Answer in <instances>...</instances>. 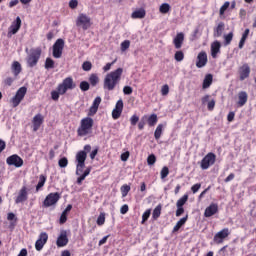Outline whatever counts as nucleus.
<instances>
[{
  "mask_svg": "<svg viewBox=\"0 0 256 256\" xmlns=\"http://www.w3.org/2000/svg\"><path fill=\"white\" fill-rule=\"evenodd\" d=\"M77 87L75 81H73V77L65 78L62 83L58 84L56 90L51 92V99L53 101H59L60 95H65L67 91H73Z\"/></svg>",
  "mask_w": 256,
  "mask_h": 256,
  "instance_id": "nucleus-1",
  "label": "nucleus"
},
{
  "mask_svg": "<svg viewBox=\"0 0 256 256\" xmlns=\"http://www.w3.org/2000/svg\"><path fill=\"white\" fill-rule=\"evenodd\" d=\"M121 75H123V68H118L106 75L104 78V89L113 91L117 87V83L121 81Z\"/></svg>",
  "mask_w": 256,
  "mask_h": 256,
  "instance_id": "nucleus-2",
  "label": "nucleus"
},
{
  "mask_svg": "<svg viewBox=\"0 0 256 256\" xmlns=\"http://www.w3.org/2000/svg\"><path fill=\"white\" fill-rule=\"evenodd\" d=\"M95 121L91 117H85L80 121V125L77 129L78 137H87L93 133V125Z\"/></svg>",
  "mask_w": 256,
  "mask_h": 256,
  "instance_id": "nucleus-3",
  "label": "nucleus"
},
{
  "mask_svg": "<svg viewBox=\"0 0 256 256\" xmlns=\"http://www.w3.org/2000/svg\"><path fill=\"white\" fill-rule=\"evenodd\" d=\"M41 53H43L41 47L33 48L30 50V53L26 59L27 65L30 68L37 67V63H39V60L41 59Z\"/></svg>",
  "mask_w": 256,
  "mask_h": 256,
  "instance_id": "nucleus-4",
  "label": "nucleus"
},
{
  "mask_svg": "<svg viewBox=\"0 0 256 256\" xmlns=\"http://www.w3.org/2000/svg\"><path fill=\"white\" fill-rule=\"evenodd\" d=\"M93 26V22L91 21V17H89L85 13H80L76 19V27H79L83 31H87L91 29Z\"/></svg>",
  "mask_w": 256,
  "mask_h": 256,
  "instance_id": "nucleus-5",
  "label": "nucleus"
},
{
  "mask_svg": "<svg viewBox=\"0 0 256 256\" xmlns=\"http://www.w3.org/2000/svg\"><path fill=\"white\" fill-rule=\"evenodd\" d=\"M215 161H217V155L215 153L210 152L204 156V158L200 162V167L203 171H207L209 167L215 165Z\"/></svg>",
  "mask_w": 256,
  "mask_h": 256,
  "instance_id": "nucleus-6",
  "label": "nucleus"
},
{
  "mask_svg": "<svg viewBox=\"0 0 256 256\" xmlns=\"http://www.w3.org/2000/svg\"><path fill=\"white\" fill-rule=\"evenodd\" d=\"M25 95H27V87H20L15 96L10 100V103H12V107H19L21 104V101L25 99Z\"/></svg>",
  "mask_w": 256,
  "mask_h": 256,
  "instance_id": "nucleus-7",
  "label": "nucleus"
},
{
  "mask_svg": "<svg viewBox=\"0 0 256 256\" xmlns=\"http://www.w3.org/2000/svg\"><path fill=\"white\" fill-rule=\"evenodd\" d=\"M59 199H61V194H59V192L50 193L44 199L42 206L45 208L53 207V205H57Z\"/></svg>",
  "mask_w": 256,
  "mask_h": 256,
  "instance_id": "nucleus-8",
  "label": "nucleus"
},
{
  "mask_svg": "<svg viewBox=\"0 0 256 256\" xmlns=\"http://www.w3.org/2000/svg\"><path fill=\"white\" fill-rule=\"evenodd\" d=\"M65 47V41L63 39H58L53 45V57L55 59H60L61 55H63V48Z\"/></svg>",
  "mask_w": 256,
  "mask_h": 256,
  "instance_id": "nucleus-9",
  "label": "nucleus"
},
{
  "mask_svg": "<svg viewBox=\"0 0 256 256\" xmlns=\"http://www.w3.org/2000/svg\"><path fill=\"white\" fill-rule=\"evenodd\" d=\"M19 29H21V17L17 16L8 28L7 37L11 38L13 35H17V33H19Z\"/></svg>",
  "mask_w": 256,
  "mask_h": 256,
  "instance_id": "nucleus-10",
  "label": "nucleus"
},
{
  "mask_svg": "<svg viewBox=\"0 0 256 256\" xmlns=\"http://www.w3.org/2000/svg\"><path fill=\"white\" fill-rule=\"evenodd\" d=\"M229 235H231L229 228H224L214 235L213 241L216 245H221Z\"/></svg>",
  "mask_w": 256,
  "mask_h": 256,
  "instance_id": "nucleus-11",
  "label": "nucleus"
},
{
  "mask_svg": "<svg viewBox=\"0 0 256 256\" xmlns=\"http://www.w3.org/2000/svg\"><path fill=\"white\" fill-rule=\"evenodd\" d=\"M6 163L10 167L12 166V167H16L17 169H19V167H23V158H21L17 154H13L6 159Z\"/></svg>",
  "mask_w": 256,
  "mask_h": 256,
  "instance_id": "nucleus-12",
  "label": "nucleus"
},
{
  "mask_svg": "<svg viewBox=\"0 0 256 256\" xmlns=\"http://www.w3.org/2000/svg\"><path fill=\"white\" fill-rule=\"evenodd\" d=\"M47 241H49V234H47V232L40 233L38 239L35 242L36 251H42Z\"/></svg>",
  "mask_w": 256,
  "mask_h": 256,
  "instance_id": "nucleus-13",
  "label": "nucleus"
},
{
  "mask_svg": "<svg viewBox=\"0 0 256 256\" xmlns=\"http://www.w3.org/2000/svg\"><path fill=\"white\" fill-rule=\"evenodd\" d=\"M239 73V80L245 81V79H249V76L251 75V67L249 64L244 63L242 66L238 68Z\"/></svg>",
  "mask_w": 256,
  "mask_h": 256,
  "instance_id": "nucleus-14",
  "label": "nucleus"
},
{
  "mask_svg": "<svg viewBox=\"0 0 256 256\" xmlns=\"http://www.w3.org/2000/svg\"><path fill=\"white\" fill-rule=\"evenodd\" d=\"M207 61H208V59H207V52L201 51L197 55L196 67L198 69H203V67H205V65H207Z\"/></svg>",
  "mask_w": 256,
  "mask_h": 256,
  "instance_id": "nucleus-15",
  "label": "nucleus"
},
{
  "mask_svg": "<svg viewBox=\"0 0 256 256\" xmlns=\"http://www.w3.org/2000/svg\"><path fill=\"white\" fill-rule=\"evenodd\" d=\"M123 99H119L116 102L115 108L112 110V118L113 119H119L121 117V114L123 113Z\"/></svg>",
  "mask_w": 256,
  "mask_h": 256,
  "instance_id": "nucleus-16",
  "label": "nucleus"
},
{
  "mask_svg": "<svg viewBox=\"0 0 256 256\" xmlns=\"http://www.w3.org/2000/svg\"><path fill=\"white\" fill-rule=\"evenodd\" d=\"M27 199H29V194L27 192V186H23L20 189L18 196L15 199V203L17 205H19V203H25V201H27Z\"/></svg>",
  "mask_w": 256,
  "mask_h": 256,
  "instance_id": "nucleus-17",
  "label": "nucleus"
},
{
  "mask_svg": "<svg viewBox=\"0 0 256 256\" xmlns=\"http://www.w3.org/2000/svg\"><path fill=\"white\" fill-rule=\"evenodd\" d=\"M237 99L236 105L238 107H245V105H247V101H249V94L245 91H240L237 94Z\"/></svg>",
  "mask_w": 256,
  "mask_h": 256,
  "instance_id": "nucleus-18",
  "label": "nucleus"
},
{
  "mask_svg": "<svg viewBox=\"0 0 256 256\" xmlns=\"http://www.w3.org/2000/svg\"><path fill=\"white\" fill-rule=\"evenodd\" d=\"M43 121H45V118L42 114H36L32 119L33 124V131L37 132L41 128V125H43Z\"/></svg>",
  "mask_w": 256,
  "mask_h": 256,
  "instance_id": "nucleus-19",
  "label": "nucleus"
},
{
  "mask_svg": "<svg viewBox=\"0 0 256 256\" xmlns=\"http://www.w3.org/2000/svg\"><path fill=\"white\" fill-rule=\"evenodd\" d=\"M219 212V205L217 203H211L204 211V217H213V215Z\"/></svg>",
  "mask_w": 256,
  "mask_h": 256,
  "instance_id": "nucleus-20",
  "label": "nucleus"
},
{
  "mask_svg": "<svg viewBox=\"0 0 256 256\" xmlns=\"http://www.w3.org/2000/svg\"><path fill=\"white\" fill-rule=\"evenodd\" d=\"M67 243H69V238H67V231L62 230L57 238L56 245L57 247H65Z\"/></svg>",
  "mask_w": 256,
  "mask_h": 256,
  "instance_id": "nucleus-21",
  "label": "nucleus"
},
{
  "mask_svg": "<svg viewBox=\"0 0 256 256\" xmlns=\"http://www.w3.org/2000/svg\"><path fill=\"white\" fill-rule=\"evenodd\" d=\"M184 41H185V34H183V32L178 33L176 37L173 39V44L175 49H181L183 47Z\"/></svg>",
  "mask_w": 256,
  "mask_h": 256,
  "instance_id": "nucleus-22",
  "label": "nucleus"
},
{
  "mask_svg": "<svg viewBox=\"0 0 256 256\" xmlns=\"http://www.w3.org/2000/svg\"><path fill=\"white\" fill-rule=\"evenodd\" d=\"M219 53H221V42L216 40L211 44V56H212V58L217 59V55H219Z\"/></svg>",
  "mask_w": 256,
  "mask_h": 256,
  "instance_id": "nucleus-23",
  "label": "nucleus"
},
{
  "mask_svg": "<svg viewBox=\"0 0 256 256\" xmlns=\"http://www.w3.org/2000/svg\"><path fill=\"white\" fill-rule=\"evenodd\" d=\"M211 98L210 95H205L204 97H202V104L205 105V103L207 104V109L208 111H213V109H215V99L209 100Z\"/></svg>",
  "mask_w": 256,
  "mask_h": 256,
  "instance_id": "nucleus-24",
  "label": "nucleus"
},
{
  "mask_svg": "<svg viewBox=\"0 0 256 256\" xmlns=\"http://www.w3.org/2000/svg\"><path fill=\"white\" fill-rule=\"evenodd\" d=\"M99 105H101V97H96L92 103V106L89 110V115H95L97 111L99 110Z\"/></svg>",
  "mask_w": 256,
  "mask_h": 256,
  "instance_id": "nucleus-25",
  "label": "nucleus"
},
{
  "mask_svg": "<svg viewBox=\"0 0 256 256\" xmlns=\"http://www.w3.org/2000/svg\"><path fill=\"white\" fill-rule=\"evenodd\" d=\"M77 165H85V161H87V152L79 151L76 154Z\"/></svg>",
  "mask_w": 256,
  "mask_h": 256,
  "instance_id": "nucleus-26",
  "label": "nucleus"
},
{
  "mask_svg": "<svg viewBox=\"0 0 256 256\" xmlns=\"http://www.w3.org/2000/svg\"><path fill=\"white\" fill-rule=\"evenodd\" d=\"M90 174H91V167H88L85 169V171L82 174L78 175L79 177L76 180L77 185H83V181H85V179Z\"/></svg>",
  "mask_w": 256,
  "mask_h": 256,
  "instance_id": "nucleus-27",
  "label": "nucleus"
},
{
  "mask_svg": "<svg viewBox=\"0 0 256 256\" xmlns=\"http://www.w3.org/2000/svg\"><path fill=\"white\" fill-rule=\"evenodd\" d=\"M213 85V74H207L202 83V89H209Z\"/></svg>",
  "mask_w": 256,
  "mask_h": 256,
  "instance_id": "nucleus-28",
  "label": "nucleus"
},
{
  "mask_svg": "<svg viewBox=\"0 0 256 256\" xmlns=\"http://www.w3.org/2000/svg\"><path fill=\"white\" fill-rule=\"evenodd\" d=\"M145 15H147V12H145V9L140 8L138 10H135L131 14V17H132V19H145Z\"/></svg>",
  "mask_w": 256,
  "mask_h": 256,
  "instance_id": "nucleus-29",
  "label": "nucleus"
},
{
  "mask_svg": "<svg viewBox=\"0 0 256 256\" xmlns=\"http://www.w3.org/2000/svg\"><path fill=\"white\" fill-rule=\"evenodd\" d=\"M187 219H189V215H186L185 217L181 218L173 227L172 233H177V231H179V229H181L183 225L187 223Z\"/></svg>",
  "mask_w": 256,
  "mask_h": 256,
  "instance_id": "nucleus-30",
  "label": "nucleus"
},
{
  "mask_svg": "<svg viewBox=\"0 0 256 256\" xmlns=\"http://www.w3.org/2000/svg\"><path fill=\"white\" fill-rule=\"evenodd\" d=\"M47 182V176L41 174L39 176L38 184L36 185V193H39L43 187H45V183Z\"/></svg>",
  "mask_w": 256,
  "mask_h": 256,
  "instance_id": "nucleus-31",
  "label": "nucleus"
},
{
  "mask_svg": "<svg viewBox=\"0 0 256 256\" xmlns=\"http://www.w3.org/2000/svg\"><path fill=\"white\" fill-rule=\"evenodd\" d=\"M11 69H12V73L15 77H18L19 74L21 73L22 71V68H21V63L17 62V61H14L12 63V66H11Z\"/></svg>",
  "mask_w": 256,
  "mask_h": 256,
  "instance_id": "nucleus-32",
  "label": "nucleus"
},
{
  "mask_svg": "<svg viewBox=\"0 0 256 256\" xmlns=\"http://www.w3.org/2000/svg\"><path fill=\"white\" fill-rule=\"evenodd\" d=\"M146 121L149 127H155L159 118L157 117V114H151L150 116H147Z\"/></svg>",
  "mask_w": 256,
  "mask_h": 256,
  "instance_id": "nucleus-33",
  "label": "nucleus"
},
{
  "mask_svg": "<svg viewBox=\"0 0 256 256\" xmlns=\"http://www.w3.org/2000/svg\"><path fill=\"white\" fill-rule=\"evenodd\" d=\"M225 31V23L220 22L217 27L214 29V37H221Z\"/></svg>",
  "mask_w": 256,
  "mask_h": 256,
  "instance_id": "nucleus-34",
  "label": "nucleus"
},
{
  "mask_svg": "<svg viewBox=\"0 0 256 256\" xmlns=\"http://www.w3.org/2000/svg\"><path fill=\"white\" fill-rule=\"evenodd\" d=\"M162 135H163V124H159L156 127V130L154 132V138L156 139V141H159V139H161Z\"/></svg>",
  "mask_w": 256,
  "mask_h": 256,
  "instance_id": "nucleus-35",
  "label": "nucleus"
},
{
  "mask_svg": "<svg viewBox=\"0 0 256 256\" xmlns=\"http://www.w3.org/2000/svg\"><path fill=\"white\" fill-rule=\"evenodd\" d=\"M161 209H162V206L161 204L157 205L155 207V209L153 210V213H152V218L154 219V221H157V219L159 217H161Z\"/></svg>",
  "mask_w": 256,
  "mask_h": 256,
  "instance_id": "nucleus-36",
  "label": "nucleus"
},
{
  "mask_svg": "<svg viewBox=\"0 0 256 256\" xmlns=\"http://www.w3.org/2000/svg\"><path fill=\"white\" fill-rule=\"evenodd\" d=\"M187 201H189V195L184 194L180 199L177 200L176 207H183Z\"/></svg>",
  "mask_w": 256,
  "mask_h": 256,
  "instance_id": "nucleus-37",
  "label": "nucleus"
},
{
  "mask_svg": "<svg viewBox=\"0 0 256 256\" xmlns=\"http://www.w3.org/2000/svg\"><path fill=\"white\" fill-rule=\"evenodd\" d=\"M159 11H160V13H162L163 15H166V13H168L169 11H171V5H169L168 3H163V4L159 7Z\"/></svg>",
  "mask_w": 256,
  "mask_h": 256,
  "instance_id": "nucleus-38",
  "label": "nucleus"
},
{
  "mask_svg": "<svg viewBox=\"0 0 256 256\" xmlns=\"http://www.w3.org/2000/svg\"><path fill=\"white\" fill-rule=\"evenodd\" d=\"M89 83L92 87H95L99 83V76H97V74H91L89 77Z\"/></svg>",
  "mask_w": 256,
  "mask_h": 256,
  "instance_id": "nucleus-39",
  "label": "nucleus"
},
{
  "mask_svg": "<svg viewBox=\"0 0 256 256\" xmlns=\"http://www.w3.org/2000/svg\"><path fill=\"white\" fill-rule=\"evenodd\" d=\"M174 59L175 61H178V63H180L181 61H183V59H185V53H183V51L181 50L176 51L174 54Z\"/></svg>",
  "mask_w": 256,
  "mask_h": 256,
  "instance_id": "nucleus-40",
  "label": "nucleus"
},
{
  "mask_svg": "<svg viewBox=\"0 0 256 256\" xmlns=\"http://www.w3.org/2000/svg\"><path fill=\"white\" fill-rule=\"evenodd\" d=\"M45 69L49 70V69H55V61L51 58H46L45 61Z\"/></svg>",
  "mask_w": 256,
  "mask_h": 256,
  "instance_id": "nucleus-41",
  "label": "nucleus"
},
{
  "mask_svg": "<svg viewBox=\"0 0 256 256\" xmlns=\"http://www.w3.org/2000/svg\"><path fill=\"white\" fill-rule=\"evenodd\" d=\"M120 191L122 193V197H127V195H129V191H131V186L124 184L121 186Z\"/></svg>",
  "mask_w": 256,
  "mask_h": 256,
  "instance_id": "nucleus-42",
  "label": "nucleus"
},
{
  "mask_svg": "<svg viewBox=\"0 0 256 256\" xmlns=\"http://www.w3.org/2000/svg\"><path fill=\"white\" fill-rule=\"evenodd\" d=\"M96 223L99 227H102V225H105V213L101 212L96 220Z\"/></svg>",
  "mask_w": 256,
  "mask_h": 256,
  "instance_id": "nucleus-43",
  "label": "nucleus"
},
{
  "mask_svg": "<svg viewBox=\"0 0 256 256\" xmlns=\"http://www.w3.org/2000/svg\"><path fill=\"white\" fill-rule=\"evenodd\" d=\"M231 5V3L229 1H226L219 10V15L223 16L225 15V11H227L229 9V6Z\"/></svg>",
  "mask_w": 256,
  "mask_h": 256,
  "instance_id": "nucleus-44",
  "label": "nucleus"
},
{
  "mask_svg": "<svg viewBox=\"0 0 256 256\" xmlns=\"http://www.w3.org/2000/svg\"><path fill=\"white\" fill-rule=\"evenodd\" d=\"M231 41H233V32L224 35V45H231Z\"/></svg>",
  "mask_w": 256,
  "mask_h": 256,
  "instance_id": "nucleus-45",
  "label": "nucleus"
},
{
  "mask_svg": "<svg viewBox=\"0 0 256 256\" xmlns=\"http://www.w3.org/2000/svg\"><path fill=\"white\" fill-rule=\"evenodd\" d=\"M129 47H131V41L129 40H124L121 44H120V49L121 51H127V49H129Z\"/></svg>",
  "mask_w": 256,
  "mask_h": 256,
  "instance_id": "nucleus-46",
  "label": "nucleus"
},
{
  "mask_svg": "<svg viewBox=\"0 0 256 256\" xmlns=\"http://www.w3.org/2000/svg\"><path fill=\"white\" fill-rule=\"evenodd\" d=\"M145 121H147V115H144V116L141 118L140 122L138 123V129H139V131H143V129H145V125H146V122H145Z\"/></svg>",
  "mask_w": 256,
  "mask_h": 256,
  "instance_id": "nucleus-47",
  "label": "nucleus"
},
{
  "mask_svg": "<svg viewBox=\"0 0 256 256\" xmlns=\"http://www.w3.org/2000/svg\"><path fill=\"white\" fill-rule=\"evenodd\" d=\"M145 121H147V115H144V116L141 118L140 122L138 123V129H139V131H143V129H145V125H146V122H145Z\"/></svg>",
  "mask_w": 256,
  "mask_h": 256,
  "instance_id": "nucleus-48",
  "label": "nucleus"
},
{
  "mask_svg": "<svg viewBox=\"0 0 256 256\" xmlns=\"http://www.w3.org/2000/svg\"><path fill=\"white\" fill-rule=\"evenodd\" d=\"M169 176V167L164 166L160 172L161 179H166Z\"/></svg>",
  "mask_w": 256,
  "mask_h": 256,
  "instance_id": "nucleus-49",
  "label": "nucleus"
},
{
  "mask_svg": "<svg viewBox=\"0 0 256 256\" xmlns=\"http://www.w3.org/2000/svg\"><path fill=\"white\" fill-rule=\"evenodd\" d=\"M149 217H151V209L146 210V211L142 214V225H143V223H145L146 221L149 220Z\"/></svg>",
  "mask_w": 256,
  "mask_h": 256,
  "instance_id": "nucleus-50",
  "label": "nucleus"
},
{
  "mask_svg": "<svg viewBox=\"0 0 256 256\" xmlns=\"http://www.w3.org/2000/svg\"><path fill=\"white\" fill-rule=\"evenodd\" d=\"M58 165L59 167L65 168L67 167V165H69V160L67 159V157H63L58 161Z\"/></svg>",
  "mask_w": 256,
  "mask_h": 256,
  "instance_id": "nucleus-51",
  "label": "nucleus"
},
{
  "mask_svg": "<svg viewBox=\"0 0 256 256\" xmlns=\"http://www.w3.org/2000/svg\"><path fill=\"white\" fill-rule=\"evenodd\" d=\"M156 162H157V157L155 156V154H150L147 158V164L153 165Z\"/></svg>",
  "mask_w": 256,
  "mask_h": 256,
  "instance_id": "nucleus-52",
  "label": "nucleus"
},
{
  "mask_svg": "<svg viewBox=\"0 0 256 256\" xmlns=\"http://www.w3.org/2000/svg\"><path fill=\"white\" fill-rule=\"evenodd\" d=\"M92 68H93V64H91V62H89V61H85L82 64L83 71H91Z\"/></svg>",
  "mask_w": 256,
  "mask_h": 256,
  "instance_id": "nucleus-53",
  "label": "nucleus"
},
{
  "mask_svg": "<svg viewBox=\"0 0 256 256\" xmlns=\"http://www.w3.org/2000/svg\"><path fill=\"white\" fill-rule=\"evenodd\" d=\"M137 123H139V116H137V114H134L130 117V124L132 125V127H135Z\"/></svg>",
  "mask_w": 256,
  "mask_h": 256,
  "instance_id": "nucleus-54",
  "label": "nucleus"
},
{
  "mask_svg": "<svg viewBox=\"0 0 256 256\" xmlns=\"http://www.w3.org/2000/svg\"><path fill=\"white\" fill-rule=\"evenodd\" d=\"M89 87H90V85H89V82H87V81H82L80 83L81 91H89Z\"/></svg>",
  "mask_w": 256,
  "mask_h": 256,
  "instance_id": "nucleus-55",
  "label": "nucleus"
},
{
  "mask_svg": "<svg viewBox=\"0 0 256 256\" xmlns=\"http://www.w3.org/2000/svg\"><path fill=\"white\" fill-rule=\"evenodd\" d=\"M161 95L163 97H166V95H169V85H163L161 88Z\"/></svg>",
  "mask_w": 256,
  "mask_h": 256,
  "instance_id": "nucleus-56",
  "label": "nucleus"
},
{
  "mask_svg": "<svg viewBox=\"0 0 256 256\" xmlns=\"http://www.w3.org/2000/svg\"><path fill=\"white\" fill-rule=\"evenodd\" d=\"M85 169V165H76V175H83V170Z\"/></svg>",
  "mask_w": 256,
  "mask_h": 256,
  "instance_id": "nucleus-57",
  "label": "nucleus"
},
{
  "mask_svg": "<svg viewBox=\"0 0 256 256\" xmlns=\"http://www.w3.org/2000/svg\"><path fill=\"white\" fill-rule=\"evenodd\" d=\"M123 93L124 95H131L133 93V88L131 86H124Z\"/></svg>",
  "mask_w": 256,
  "mask_h": 256,
  "instance_id": "nucleus-58",
  "label": "nucleus"
},
{
  "mask_svg": "<svg viewBox=\"0 0 256 256\" xmlns=\"http://www.w3.org/2000/svg\"><path fill=\"white\" fill-rule=\"evenodd\" d=\"M78 5H79V1H77V0H70L69 1L70 9H77Z\"/></svg>",
  "mask_w": 256,
  "mask_h": 256,
  "instance_id": "nucleus-59",
  "label": "nucleus"
},
{
  "mask_svg": "<svg viewBox=\"0 0 256 256\" xmlns=\"http://www.w3.org/2000/svg\"><path fill=\"white\" fill-rule=\"evenodd\" d=\"M177 210H176V217H181L183 215V213H185V208L181 207V206H176Z\"/></svg>",
  "mask_w": 256,
  "mask_h": 256,
  "instance_id": "nucleus-60",
  "label": "nucleus"
},
{
  "mask_svg": "<svg viewBox=\"0 0 256 256\" xmlns=\"http://www.w3.org/2000/svg\"><path fill=\"white\" fill-rule=\"evenodd\" d=\"M59 223H60V225H65V223H67V214H64L62 212L60 219H59Z\"/></svg>",
  "mask_w": 256,
  "mask_h": 256,
  "instance_id": "nucleus-61",
  "label": "nucleus"
},
{
  "mask_svg": "<svg viewBox=\"0 0 256 256\" xmlns=\"http://www.w3.org/2000/svg\"><path fill=\"white\" fill-rule=\"evenodd\" d=\"M199 189H201V183H196L191 187V191L194 194L197 193Z\"/></svg>",
  "mask_w": 256,
  "mask_h": 256,
  "instance_id": "nucleus-62",
  "label": "nucleus"
},
{
  "mask_svg": "<svg viewBox=\"0 0 256 256\" xmlns=\"http://www.w3.org/2000/svg\"><path fill=\"white\" fill-rule=\"evenodd\" d=\"M129 212V205L127 204H124L121 208H120V213L122 215H126V213Z\"/></svg>",
  "mask_w": 256,
  "mask_h": 256,
  "instance_id": "nucleus-63",
  "label": "nucleus"
},
{
  "mask_svg": "<svg viewBox=\"0 0 256 256\" xmlns=\"http://www.w3.org/2000/svg\"><path fill=\"white\" fill-rule=\"evenodd\" d=\"M15 81V79L8 77L4 80V85H7L8 87H11V85H13V82Z\"/></svg>",
  "mask_w": 256,
  "mask_h": 256,
  "instance_id": "nucleus-64",
  "label": "nucleus"
}]
</instances>
